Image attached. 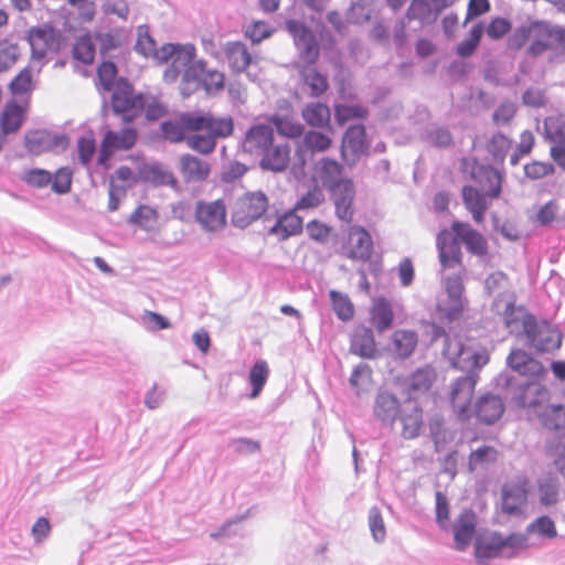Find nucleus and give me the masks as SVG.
Masks as SVG:
<instances>
[{
    "instance_id": "obj_1",
    "label": "nucleus",
    "mask_w": 565,
    "mask_h": 565,
    "mask_svg": "<svg viewBox=\"0 0 565 565\" xmlns=\"http://www.w3.org/2000/svg\"><path fill=\"white\" fill-rule=\"evenodd\" d=\"M286 28L292 36L299 57L303 63L299 68L303 86L308 88L310 97L322 96L329 89V81L327 75L319 72L315 66L320 54L315 33L305 23L297 20L287 21Z\"/></svg>"
},
{
    "instance_id": "obj_2",
    "label": "nucleus",
    "mask_w": 565,
    "mask_h": 565,
    "mask_svg": "<svg viewBox=\"0 0 565 565\" xmlns=\"http://www.w3.org/2000/svg\"><path fill=\"white\" fill-rule=\"evenodd\" d=\"M317 178L329 192L335 207L337 217L345 223L353 218L355 188L352 180L343 177V167L337 160L322 158L316 163Z\"/></svg>"
},
{
    "instance_id": "obj_3",
    "label": "nucleus",
    "mask_w": 565,
    "mask_h": 565,
    "mask_svg": "<svg viewBox=\"0 0 565 565\" xmlns=\"http://www.w3.org/2000/svg\"><path fill=\"white\" fill-rule=\"evenodd\" d=\"M524 327L525 331L520 340L530 349L550 353L561 348L563 335L555 324L546 320H539L533 316Z\"/></svg>"
},
{
    "instance_id": "obj_4",
    "label": "nucleus",
    "mask_w": 565,
    "mask_h": 565,
    "mask_svg": "<svg viewBox=\"0 0 565 565\" xmlns=\"http://www.w3.org/2000/svg\"><path fill=\"white\" fill-rule=\"evenodd\" d=\"M143 93L135 94L134 86L126 77H119L111 94V109L126 122L134 121L142 114Z\"/></svg>"
},
{
    "instance_id": "obj_5",
    "label": "nucleus",
    "mask_w": 565,
    "mask_h": 565,
    "mask_svg": "<svg viewBox=\"0 0 565 565\" xmlns=\"http://www.w3.org/2000/svg\"><path fill=\"white\" fill-rule=\"evenodd\" d=\"M443 353L451 366L466 372V374H478V371L489 362V354L486 350H476L465 345L458 339H454L452 345L444 348Z\"/></svg>"
},
{
    "instance_id": "obj_6",
    "label": "nucleus",
    "mask_w": 565,
    "mask_h": 565,
    "mask_svg": "<svg viewBox=\"0 0 565 565\" xmlns=\"http://www.w3.org/2000/svg\"><path fill=\"white\" fill-rule=\"evenodd\" d=\"M492 310L502 317L505 328L511 334L521 339L525 331V322L533 318L532 313L515 306V297L512 292H501L492 302Z\"/></svg>"
},
{
    "instance_id": "obj_7",
    "label": "nucleus",
    "mask_w": 565,
    "mask_h": 565,
    "mask_svg": "<svg viewBox=\"0 0 565 565\" xmlns=\"http://www.w3.org/2000/svg\"><path fill=\"white\" fill-rule=\"evenodd\" d=\"M511 398L515 406L527 409L530 415L536 417L548 403L550 392L537 381L527 379L514 387Z\"/></svg>"
},
{
    "instance_id": "obj_8",
    "label": "nucleus",
    "mask_w": 565,
    "mask_h": 565,
    "mask_svg": "<svg viewBox=\"0 0 565 565\" xmlns=\"http://www.w3.org/2000/svg\"><path fill=\"white\" fill-rule=\"evenodd\" d=\"M267 209L268 198L264 192H248L236 202L232 222L234 226L245 228L260 218Z\"/></svg>"
},
{
    "instance_id": "obj_9",
    "label": "nucleus",
    "mask_w": 565,
    "mask_h": 565,
    "mask_svg": "<svg viewBox=\"0 0 565 565\" xmlns=\"http://www.w3.org/2000/svg\"><path fill=\"white\" fill-rule=\"evenodd\" d=\"M31 46V56L34 61H41L47 52H57L61 47L62 35L58 30L50 24L32 28L28 34Z\"/></svg>"
},
{
    "instance_id": "obj_10",
    "label": "nucleus",
    "mask_w": 565,
    "mask_h": 565,
    "mask_svg": "<svg viewBox=\"0 0 565 565\" xmlns=\"http://www.w3.org/2000/svg\"><path fill=\"white\" fill-rule=\"evenodd\" d=\"M477 382L478 374L470 373L459 376L451 384L450 403L462 419L470 417V405Z\"/></svg>"
},
{
    "instance_id": "obj_11",
    "label": "nucleus",
    "mask_w": 565,
    "mask_h": 565,
    "mask_svg": "<svg viewBox=\"0 0 565 565\" xmlns=\"http://www.w3.org/2000/svg\"><path fill=\"white\" fill-rule=\"evenodd\" d=\"M195 221L205 232H216L226 225V207L223 201H198L194 212Z\"/></svg>"
},
{
    "instance_id": "obj_12",
    "label": "nucleus",
    "mask_w": 565,
    "mask_h": 565,
    "mask_svg": "<svg viewBox=\"0 0 565 565\" xmlns=\"http://www.w3.org/2000/svg\"><path fill=\"white\" fill-rule=\"evenodd\" d=\"M470 177L490 199L500 196L503 175L498 169L491 166L480 164L473 159Z\"/></svg>"
},
{
    "instance_id": "obj_13",
    "label": "nucleus",
    "mask_w": 565,
    "mask_h": 565,
    "mask_svg": "<svg viewBox=\"0 0 565 565\" xmlns=\"http://www.w3.org/2000/svg\"><path fill=\"white\" fill-rule=\"evenodd\" d=\"M274 143V130L269 125L257 124L245 134L242 142L244 152L260 157Z\"/></svg>"
},
{
    "instance_id": "obj_14",
    "label": "nucleus",
    "mask_w": 565,
    "mask_h": 565,
    "mask_svg": "<svg viewBox=\"0 0 565 565\" xmlns=\"http://www.w3.org/2000/svg\"><path fill=\"white\" fill-rule=\"evenodd\" d=\"M454 234L452 239L456 244H465L467 250L476 256H483L487 254L488 244L486 238L477 230L472 228L470 224L460 221H454L451 224Z\"/></svg>"
},
{
    "instance_id": "obj_15",
    "label": "nucleus",
    "mask_w": 565,
    "mask_h": 565,
    "mask_svg": "<svg viewBox=\"0 0 565 565\" xmlns=\"http://www.w3.org/2000/svg\"><path fill=\"white\" fill-rule=\"evenodd\" d=\"M67 141L65 135L52 134L47 130H34L25 135V148L36 156L57 148H65Z\"/></svg>"
},
{
    "instance_id": "obj_16",
    "label": "nucleus",
    "mask_w": 565,
    "mask_h": 565,
    "mask_svg": "<svg viewBox=\"0 0 565 565\" xmlns=\"http://www.w3.org/2000/svg\"><path fill=\"white\" fill-rule=\"evenodd\" d=\"M444 286L448 296V303L444 308L441 306L439 308L445 312L447 319L456 320L465 307L462 278L458 274L449 275L445 277Z\"/></svg>"
},
{
    "instance_id": "obj_17",
    "label": "nucleus",
    "mask_w": 565,
    "mask_h": 565,
    "mask_svg": "<svg viewBox=\"0 0 565 565\" xmlns=\"http://www.w3.org/2000/svg\"><path fill=\"white\" fill-rule=\"evenodd\" d=\"M527 482L507 484L502 488V511L508 515H520L527 502Z\"/></svg>"
},
{
    "instance_id": "obj_18",
    "label": "nucleus",
    "mask_w": 565,
    "mask_h": 565,
    "mask_svg": "<svg viewBox=\"0 0 565 565\" xmlns=\"http://www.w3.org/2000/svg\"><path fill=\"white\" fill-rule=\"evenodd\" d=\"M504 409V403L499 395L487 393L476 401L473 414L479 422L492 425L501 418Z\"/></svg>"
},
{
    "instance_id": "obj_19",
    "label": "nucleus",
    "mask_w": 565,
    "mask_h": 565,
    "mask_svg": "<svg viewBox=\"0 0 565 565\" xmlns=\"http://www.w3.org/2000/svg\"><path fill=\"white\" fill-rule=\"evenodd\" d=\"M373 250V241L370 233L362 226H351L348 235L347 257L369 260Z\"/></svg>"
},
{
    "instance_id": "obj_20",
    "label": "nucleus",
    "mask_w": 565,
    "mask_h": 565,
    "mask_svg": "<svg viewBox=\"0 0 565 565\" xmlns=\"http://www.w3.org/2000/svg\"><path fill=\"white\" fill-rule=\"evenodd\" d=\"M350 352L366 360L377 355V345L373 330L370 327L358 326L350 338Z\"/></svg>"
},
{
    "instance_id": "obj_21",
    "label": "nucleus",
    "mask_w": 565,
    "mask_h": 565,
    "mask_svg": "<svg viewBox=\"0 0 565 565\" xmlns=\"http://www.w3.org/2000/svg\"><path fill=\"white\" fill-rule=\"evenodd\" d=\"M401 412L399 401L394 394L386 391L377 393L373 405V414L383 426L392 427Z\"/></svg>"
},
{
    "instance_id": "obj_22",
    "label": "nucleus",
    "mask_w": 565,
    "mask_h": 565,
    "mask_svg": "<svg viewBox=\"0 0 565 565\" xmlns=\"http://www.w3.org/2000/svg\"><path fill=\"white\" fill-rule=\"evenodd\" d=\"M508 366L522 376L539 377L546 373L544 365L521 349H513L507 358Z\"/></svg>"
},
{
    "instance_id": "obj_23",
    "label": "nucleus",
    "mask_w": 565,
    "mask_h": 565,
    "mask_svg": "<svg viewBox=\"0 0 565 565\" xmlns=\"http://www.w3.org/2000/svg\"><path fill=\"white\" fill-rule=\"evenodd\" d=\"M369 151L366 131L363 125L350 126L342 138V154H351L352 160L359 159Z\"/></svg>"
},
{
    "instance_id": "obj_24",
    "label": "nucleus",
    "mask_w": 565,
    "mask_h": 565,
    "mask_svg": "<svg viewBox=\"0 0 565 565\" xmlns=\"http://www.w3.org/2000/svg\"><path fill=\"white\" fill-rule=\"evenodd\" d=\"M303 221L295 209H290L277 216L275 224L268 230V234L279 241H286L302 232Z\"/></svg>"
},
{
    "instance_id": "obj_25",
    "label": "nucleus",
    "mask_w": 565,
    "mask_h": 565,
    "mask_svg": "<svg viewBox=\"0 0 565 565\" xmlns=\"http://www.w3.org/2000/svg\"><path fill=\"white\" fill-rule=\"evenodd\" d=\"M137 141V131L134 128H124L120 131L108 130L102 142L100 160L107 158L111 150H129Z\"/></svg>"
},
{
    "instance_id": "obj_26",
    "label": "nucleus",
    "mask_w": 565,
    "mask_h": 565,
    "mask_svg": "<svg viewBox=\"0 0 565 565\" xmlns=\"http://www.w3.org/2000/svg\"><path fill=\"white\" fill-rule=\"evenodd\" d=\"M539 502L548 508L556 505L561 500V480L554 472H546L536 480Z\"/></svg>"
},
{
    "instance_id": "obj_27",
    "label": "nucleus",
    "mask_w": 565,
    "mask_h": 565,
    "mask_svg": "<svg viewBox=\"0 0 565 565\" xmlns=\"http://www.w3.org/2000/svg\"><path fill=\"white\" fill-rule=\"evenodd\" d=\"M290 161V147L288 143H274L260 156L259 166L263 170L271 172L285 171Z\"/></svg>"
},
{
    "instance_id": "obj_28",
    "label": "nucleus",
    "mask_w": 565,
    "mask_h": 565,
    "mask_svg": "<svg viewBox=\"0 0 565 565\" xmlns=\"http://www.w3.org/2000/svg\"><path fill=\"white\" fill-rule=\"evenodd\" d=\"M476 532V514L471 510L460 513L454 525L456 548L463 551L471 542Z\"/></svg>"
},
{
    "instance_id": "obj_29",
    "label": "nucleus",
    "mask_w": 565,
    "mask_h": 565,
    "mask_svg": "<svg viewBox=\"0 0 565 565\" xmlns=\"http://www.w3.org/2000/svg\"><path fill=\"white\" fill-rule=\"evenodd\" d=\"M418 335L413 330H395L391 337V350L395 359H408L415 351Z\"/></svg>"
},
{
    "instance_id": "obj_30",
    "label": "nucleus",
    "mask_w": 565,
    "mask_h": 565,
    "mask_svg": "<svg viewBox=\"0 0 565 565\" xmlns=\"http://www.w3.org/2000/svg\"><path fill=\"white\" fill-rule=\"evenodd\" d=\"M461 196L466 209L471 213L476 223L483 222L484 214L488 210L487 198H489L486 192L482 193L472 185H463Z\"/></svg>"
},
{
    "instance_id": "obj_31",
    "label": "nucleus",
    "mask_w": 565,
    "mask_h": 565,
    "mask_svg": "<svg viewBox=\"0 0 565 565\" xmlns=\"http://www.w3.org/2000/svg\"><path fill=\"white\" fill-rule=\"evenodd\" d=\"M436 245L439 253V260L443 268H455L460 266V252L451 233L441 231L436 238Z\"/></svg>"
},
{
    "instance_id": "obj_32",
    "label": "nucleus",
    "mask_w": 565,
    "mask_h": 565,
    "mask_svg": "<svg viewBox=\"0 0 565 565\" xmlns=\"http://www.w3.org/2000/svg\"><path fill=\"white\" fill-rule=\"evenodd\" d=\"M436 380V372L430 365H425L413 372L406 380V388L411 398L426 393Z\"/></svg>"
},
{
    "instance_id": "obj_33",
    "label": "nucleus",
    "mask_w": 565,
    "mask_h": 565,
    "mask_svg": "<svg viewBox=\"0 0 565 565\" xmlns=\"http://www.w3.org/2000/svg\"><path fill=\"white\" fill-rule=\"evenodd\" d=\"M195 57V47L192 44H185L172 58L163 72V79L167 83H174L183 74L188 64Z\"/></svg>"
},
{
    "instance_id": "obj_34",
    "label": "nucleus",
    "mask_w": 565,
    "mask_h": 565,
    "mask_svg": "<svg viewBox=\"0 0 565 565\" xmlns=\"http://www.w3.org/2000/svg\"><path fill=\"white\" fill-rule=\"evenodd\" d=\"M370 320L379 333H383L392 328L394 312L391 302L384 298H377L370 310Z\"/></svg>"
},
{
    "instance_id": "obj_35",
    "label": "nucleus",
    "mask_w": 565,
    "mask_h": 565,
    "mask_svg": "<svg viewBox=\"0 0 565 565\" xmlns=\"http://www.w3.org/2000/svg\"><path fill=\"white\" fill-rule=\"evenodd\" d=\"M180 170L186 182H200L209 177L210 166L206 161L186 153L180 158Z\"/></svg>"
},
{
    "instance_id": "obj_36",
    "label": "nucleus",
    "mask_w": 565,
    "mask_h": 565,
    "mask_svg": "<svg viewBox=\"0 0 565 565\" xmlns=\"http://www.w3.org/2000/svg\"><path fill=\"white\" fill-rule=\"evenodd\" d=\"M224 53L230 67L235 73L244 72L250 64L252 56L242 42H227L224 46Z\"/></svg>"
},
{
    "instance_id": "obj_37",
    "label": "nucleus",
    "mask_w": 565,
    "mask_h": 565,
    "mask_svg": "<svg viewBox=\"0 0 565 565\" xmlns=\"http://www.w3.org/2000/svg\"><path fill=\"white\" fill-rule=\"evenodd\" d=\"M534 34L542 42L548 44L550 49L558 47L565 44V29L552 25L544 21L533 23Z\"/></svg>"
},
{
    "instance_id": "obj_38",
    "label": "nucleus",
    "mask_w": 565,
    "mask_h": 565,
    "mask_svg": "<svg viewBox=\"0 0 565 565\" xmlns=\"http://www.w3.org/2000/svg\"><path fill=\"white\" fill-rule=\"evenodd\" d=\"M206 63L202 60L188 64L183 74L181 83V93L183 96H189L192 92L201 87L202 77L204 75Z\"/></svg>"
},
{
    "instance_id": "obj_39",
    "label": "nucleus",
    "mask_w": 565,
    "mask_h": 565,
    "mask_svg": "<svg viewBox=\"0 0 565 565\" xmlns=\"http://www.w3.org/2000/svg\"><path fill=\"white\" fill-rule=\"evenodd\" d=\"M23 122V109L17 102L8 103L0 116V127L3 137L19 130Z\"/></svg>"
},
{
    "instance_id": "obj_40",
    "label": "nucleus",
    "mask_w": 565,
    "mask_h": 565,
    "mask_svg": "<svg viewBox=\"0 0 565 565\" xmlns=\"http://www.w3.org/2000/svg\"><path fill=\"white\" fill-rule=\"evenodd\" d=\"M541 425L548 430L565 428V407L546 404L536 416Z\"/></svg>"
},
{
    "instance_id": "obj_41",
    "label": "nucleus",
    "mask_w": 565,
    "mask_h": 565,
    "mask_svg": "<svg viewBox=\"0 0 565 565\" xmlns=\"http://www.w3.org/2000/svg\"><path fill=\"white\" fill-rule=\"evenodd\" d=\"M329 299L331 308L339 320L348 322L353 319L355 313L354 305L347 294L338 290H330Z\"/></svg>"
},
{
    "instance_id": "obj_42",
    "label": "nucleus",
    "mask_w": 565,
    "mask_h": 565,
    "mask_svg": "<svg viewBox=\"0 0 565 565\" xmlns=\"http://www.w3.org/2000/svg\"><path fill=\"white\" fill-rule=\"evenodd\" d=\"M303 120L312 127L322 128L329 124L330 109L322 103H310L301 111Z\"/></svg>"
},
{
    "instance_id": "obj_43",
    "label": "nucleus",
    "mask_w": 565,
    "mask_h": 565,
    "mask_svg": "<svg viewBox=\"0 0 565 565\" xmlns=\"http://www.w3.org/2000/svg\"><path fill=\"white\" fill-rule=\"evenodd\" d=\"M269 376V366L265 360L256 361L249 370L248 383L252 386L249 394L250 398H256L260 395Z\"/></svg>"
},
{
    "instance_id": "obj_44",
    "label": "nucleus",
    "mask_w": 565,
    "mask_h": 565,
    "mask_svg": "<svg viewBox=\"0 0 565 565\" xmlns=\"http://www.w3.org/2000/svg\"><path fill=\"white\" fill-rule=\"evenodd\" d=\"M398 418L403 426L402 436L405 439H414L419 435L423 416L422 409L418 406H413L409 413L402 411Z\"/></svg>"
},
{
    "instance_id": "obj_45",
    "label": "nucleus",
    "mask_w": 565,
    "mask_h": 565,
    "mask_svg": "<svg viewBox=\"0 0 565 565\" xmlns=\"http://www.w3.org/2000/svg\"><path fill=\"white\" fill-rule=\"evenodd\" d=\"M147 181L156 186L178 188V180L174 174L160 163H153L145 170Z\"/></svg>"
},
{
    "instance_id": "obj_46",
    "label": "nucleus",
    "mask_w": 565,
    "mask_h": 565,
    "mask_svg": "<svg viewBox=\"0 0 565 565\" xmlns=\"http://www.w3.org/2000/svg\"><path fill=\"white\" fill-rule=\"evenodd\" d=\"M406 18L408 20H418L423 24H429L437 20L430 0H412Z\"/></svg>"
},
{
    "instance_id": "obj_47",
    "label": "nucleus",
    "mask_w": 565,
    "mask_h": 565,
    "mask_svg": "<svg viewBox=\"0 0 565 565\" xmlns=\"http://www.w3.org/2000/svg\"><path fill=\"white\" fill-rule=\"evenodd\" d=\"M498 535L499 543H501L500 547L507 558L514 557L520 551L526 550L529 546L526 534L511 533L504 536L501 533H498Z\"/></svg>"
},
{
    "instance_id": "obj_48",
    "label": "nucleus",
    "mask_w": 565,
    "mask_h": 565,
    "mask_svg": "<svg viewBox=\"0 0 565 565\" xmlns=\"http://www.w3.org/2000/svg\"><path fill=\"white\" fill-rule=\"evenodd\" d=\"M118 70L114 62L104 61L97 70L99 85L105 92H114L116 89Z\"/></svg>"
},
{
    "instance_id": "obj_49",
    "label": "nucleus",
    "mask_w": 565,
    "mask_h": 565,
    "mask_svg": "<svg viewBox=\"0 0 565 565\" xmlns=\"http://www.w3.org/2000/svg\"><path fill=\"white\" fill-rule=\"evenodd\" d=\"M21 51L17 42L10 40L0 41V73L10 70L20 57Z\"/></svg>"
},
{
    "instance_id": "obj_50",
    "label": "nucleus",
    "mask_w": 565,
    "mask_h": 565,
    "mask_svg": "<svg viewBox=\"0 0 565 565\" xmlns=\"http://www.w3.org/2000/svg\"><path fill=\"white\" fill-rule=\"evenodd\" d=\"M158 220V212L149 205H139L130 215L129 223L136 224L142 230H151Z\"/></svg>"
},
{
    "instance_id": "obj_51",
    "label": "nucleus",
    "mask_w": 565,
    "mask_h": 565,
    "mask_svg": "<svg viewBox=\"0 0 565 565\" xmlns=\"http://www.w3.org/2000/svg\"><path fill=\"white\" fill-rule=\"evenodd\" d=\"M209 120L210 122L207 125L206 132L210 136H213L215 141L217 138H226L233 134L234 122L231 117L215 118L210 114Z\"/></svg>"
},
{
    "instance_id": "obj_52",
    "label": "nucleus",
    "mask_w": 565,
    "mask_h": 565,
    "mask_svg": "<svg viewBox=\"0 0 565 565\" xmlns=\"http://www.w3.org/2000/svg\"><path fill=\"white\" fill-rule=\"evenodd\" d=\"M526 533L527 534L536 533L541 537L550 539V540L555 539L557 536L555 523L547 515L539 516L532 523H530L526 526Z\"/></svg>"
},
{
    "instance_id": "obj_53",
    "label": "nucleus",
    "mask_w": 565,
    "mask_h": 565,
    "mask_svg": "<svg viewBox=\"0 0 565 565\" xmlns=\"http://www.w3.org/2000/svg\"><path fill=\"white\" fill-rule=\"evenodd\" d=\"M511 147V140L501 132L494 134L487 143V150L497 162H502L508 150Z\"/></svg>"
},
{
    "instance_id": "obj_54",
    "label": "nucleus",
    "mask_w": 565,
    "mask_h": 565,
    "mask_svg": "<svg viewBox=\"0 0 565 565\" xmlns=\"http://www.w3.org/2000/svg\"><path fill=\"white\" fill-rule=\"evenodd\" d=\"M369 527L373 540L383 543L386 539V527L382 513L377 507H372L367 514Z\"/></svg>"
},
{
    "instance_id": "obj_55",
    "label": "nucleus",
    "mask_w": 565,
    "mask_h": 565,
    "mask_svg": "<svg viewBox=\"0 0 565 565\" xmlns=\"http://www.w3.org/2000/svg\"><path fill=\"white\" fill-rule=\"evenodd\" d=\"M499 543L498 533H493L488 542L479 544L476 547V556L478 559H491L499 556H504Z\"/></svg>"
},
{
    "instance_id": "obj_56",
    "label": "nucleus",
    "mask_w": 565,
    "mask_h": 565,
    "mask_svg": "<svg viewBox=\"0 0 565 565\" xmlns=\"http://www.w3.org/2000/svg\"><path fill=\"white\" fill-rule=\"evenodd\" d=\"M21 179L30 186L42 189L52 182V173L45 169L34 168L25 170Z\"/></svg>"
},
{
    "instance_id": "obj_57",
    "label": "nucleus",
    "mask_w": 565,
    "mask_h": 565,
    "mask_svg": "<svg viewBox=\"0 0 565 565\" xmlns=\"http://www.w3.org/2000/svg\"><path fill=\"white\" fill-rule=\"evenodd\" d=\"M73 57L83 64H92L95 57V46L89 38L84 36L73 46Z\"/></svg>"
},
{
    "instance_id": "obj_58",
    "label": "nucleus",
    "mask_w": 565,
    "mask_h": 565,
    "mask_svg": "<svg viewBox=\"0 0 565 565\" xmlns=\"http://www.w3.org/2000/svg\"><path fill=\"white\" fill-rule=\"evenodd\" d=\"M143 102L142 113L145 111L148 121H156L167 114V107L159 102L158 97L143 94Z\"/></svg>"
},
{
    "instance_id": "obj_59",
    "label": "nucleus",
    "mask_w": 565,
    "mask_h": 565,
    "mask_svg": "<svg viewBox=\"0 0 565 565\" xmlns=\"http://www.w3.org/2000/svg\"><path fill=\"white\" fill-rule=\"evenodd\" d=\"M162 137L170 142L186 140L185 127L182 121L166 120L160 125Z\"/></svg>"
},
{
    "instance_id": "obj_60",
    "label": "nucleus",
    "mask_w": 565,
    "mask_h": 565,
    "mask_svg": "<svg viewBox=\"0 0 565 565\" xmlns=\"http://www.w3.org/2000/svg\"><path fill=\"white\" fill-rule=\"evenodd\" d=\"M32 73L29 66L21 70L10 82L9 89L13 95H22L31 90Z\"/></svg>"
},
{
    "instance_id": "obj_61",
    "label": "nucleus",
    "mask_w": 565,
    "mask_h": 565,
    "mask_svg": "<svg viewBox=\"0 0 565 565\" xmlns=\"http://www.w3.org/2000/svg\"><path fill=\"white\" fill-rule=\"evenodd\" d=\"M323 199L322 191L318 186H313L297 200L292 209L297 212L315 209L323 202Z\"/></svg>"
},
{
    "instance_id": "obj_62",
    "label": "nucleus",
    "mask_w": 565,
    "mask_h": 565,
    "mask_svg": "<svg viewBox=\"0 0 565 565\" xmlns=\"http://www.w3.org/2000/svg\"><path fill=\"white\" fill-rule=\"evenodd\" d=\"M188 146L193 150L201 152L203 154L211 153L216 146V141L213 139V136L206 134H194L186 138Z\"/></svg>"
},
{
    "instance_id": "obj_63",
    "label": "nucleus",
    "mask_w": 565,
    "mask_h": 565,
    "mask_svg": "<svg viewBox=\"0 0 565 565\" xmlns=\"http://www.w3.org/2000/svg\"><path fill=\"white\" fill-rule=\"evenodd\" d=\"M210 113H185L180 116L185 130L199 131L206 130L210 122Z\"/></svg>"
},
{
    "instance_id": "obj_64",
    "label": "nucleus",
    "mask_w": 565,
    "mask_h": 565,
    "mask_svg": "<svg viewBox=\"0 0 565 565\" xmlns=\"http://www.w3.org/2000/svg\"><path fill=\"white\" fill-rule=\"evenodd\" d=\"M275 126L278 134L288 138H298L303 135L305 130L303 126L300 122L289 119L287 117H277L275 119Z\"/></svg>"
}]
</instances>
